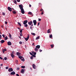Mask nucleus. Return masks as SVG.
Listing matches in <instances>:
<instances>
[{
	"label": "nucleus",
	"mask_w": 76,
	"mask_h": 76,
	"mask_svg": "<svg viewBox=\"0 0 76 76\" xmlns=\"http://www.w3.org/2000/svg\"><path fill=\"white\" fill-rule=\"evenodd\" d=\"M40 11H42V12H43V9H41V10H40Z\"/></svg>",
	"instance_id": "nucleus-46"
},
{
	"label": "nucleus",
	"mask_w": 76,
	"mask_h": 76,
	"mask_svg": "<svg viewBox=\"0 0 76 76\" xmlns=\"http://www.w3.org/2000/svg\"><path fill=\"white\" fill-rule=\"evenodd\" d=\"M20 36H21V37H22V33H21V34H20Z\"/></svg>",
	"instance_id": "nucleus-48"
},
{
	"label": "nucleus",
	"mask_w": 76,
	"mask_h": 76,
	"mask_svg": "<svg viewBox=\"0 0 76 76\" xmlns=\"http://www.w3.org/2000/svg\"><path fill=\"white\" fill-rule=\"evenodd\" d=\"M18 58H20V59H22V58H23V56H18Z\"/></svg>",
	"instance_id": "nucleus-18"
},
{
	"label": "nucleus",
	"mask_w": 76,
	"mask_h": 76,
	"mask_svg": "<svg viewBox=\"0 0 76 76\" xmlns=\"http://www.w3.org/2000/svg\"><path fill=\"white\" fill-rule=\"evenodd\" d=\"M38 19H39V21H40L41 20V19L39 18Z\"/></svg>",
	"instance_id": "nucleus-52"
},
{
	"label": "nucleus",
	"mask_w": 76,
	"mask_h": 76,
	"mask_svg": "<svg viewBox=\"0 0 76 76\" xmlns=\"http://www.w3.org/2000/svg\"><path fill=\"white\" fill-rule=\"evenodd\" d=\"M24 26H25V27H27L28 26V24H24Z\"/></svg>",
	"instance_id": "nucleus-24"
},
{
	"label": "nucleus",
	"mask_w": 76,
	"mask_h": 76,
	"mask_svg": "<svg viewBox=\"0 0 76 76\" xmlns=\"http://www.w3.org/2000/svg\"><path fill=\"white\" fill-rule=\"evenodd\" d=\"M30 28L31 29H32V27L31 26V27H30Z\"/></svg>",
	"instance_id": "nucleus-59"
},
{
	"label": "nucleus",
	"mask_w": 76,
	"mask_h": 76,
	"mask_svg": "<svg viewBox=\"0 0 76 76\" xmlns=\"http://www.w3.org/2000/svg\"><path fill=\"white\" fill-rule=\"evenodd\" d=\"M29 36H28L27 38H25V39L26 41H27L28 40V39H29Z\"/></svg>",
	"instance_id": "nucleus-9"
},
{
	"label": "nucleus",
	"mask_w": 76,
	"mask_h": 76,
	"mask_svg": "<svg viewBox=\"0 0 76 76\" xmlns=\"http://www.w3.org/2000/svg\"><path fill=\"white\" fill-rule=\"evenodd\" d=\"M7 44L8 45H12V43L10 41L8 42Z\"/></svg>",
	"instance_id": "nucleus-12"
},
{
	"label": "nucleus",
	"mask_w": 76,
	"mask_h": 76,
	"mask_svg": "<svg viewBox=\"0 0 76 76\" xmlns=\"http://www.w3.org/2000/svg\"><path fill=\"white\" fill-rule=\"evenodd\" d=\"M30 55H31V56H32L33 55V54H32V53L31 52L29 53Z\"/></svg>",
	"instance_id": "nucleus-43"
},
{
	"label": "nucleus",
	"mask_w": 76,
	"mask_h": 76,
	"mask_svg": "<svg viewBox=\"0 0 76 76\" xmlns=\"http://www.w3.org/2000/svg\"><path fill=\"white\" fill-rule=\"evenodd\" d=\"M13 70L12 69V68H9L8 69V71L9 72H12Z\"/></svg>",
	"instance_id": "nucleus-3"
},
{
	"label": "nucleus",
	"mask_w": 76,
	"mask_h": 76,
	"mask_svg": "<svg viewBox=\"0 0 76 76\" xmlns=\"http://www.w3.org/2000/svg\"><path fill=\"white\" fill-rule=\"evenodd\" d=\"M17 1L18 2H20V0H17Z\"/></svg>",
	"instance_id": "nucleus-47"
},
{
	"label": "nucleus",
	"mask_w": 76,
	"mask_h": 76,
	"mask_svg": "<svg viewBox=\"0 0 76 76\" xmlns=\"http://www.w3.org/2000/svg\"><path fill=\"white\" fill-rule=\"evenodd\" d=\"M19 7L20 8V10L21 9H23V6H22V5H19Z\"/></svg>",
	"instance_id": "nucleus-7"
},
{
	"label": "nucleus",
	"mask_w": 76,
	"mask_h": 76,
	"mask_svg": "<svg viewBox=\"0 0 76 76\" xmlns=\"http://www.w3.org/2000/svg\"><path fill=\"white\" fill-rule=\"evenodd\" d=\"M35 51H37L38 50V48H35L34 49Z\"/></svg>",
	"instance_id": "nucleus-20"
},
{
	"label": "nucleus",
	"mask_w": 76,
	"mask_h": 76,
	"mask_svg": "<svg viewBox=\"0 0 76 76\" xmlns=\"http://www.w3.org/2000/svg\"><path fill=\"white\" fill-rule=\"evenodd\" d=\"M2 36H3V38L5 36H4V34H2Z\"/></svg>",
	"instance_id": "nucleus-49"
},
{
	"label": "nucleus",
	"mask_w": 76,
	"mask_h": 76,
	"mask_svg": "<svg viewBox=\"0 0 76 76\" xmlns=\"http://www.w3.org/2000/svg\"><path fill=\"white\" fill-rule=\"evenodd\" d=\"M4 42H5V41L3 40H2L0 41L1 44H3V43H4Z\"/></svg>",
	"instance_id": "nucleus-14"
},
{
	"label": "nucleus",
	"mask_w": 76,
	"mask_h": 76,
	"mask_svg": "<svg viewBox=\"0 0 76 76\" xmlns=\"http://www.w3.org/2000/svg\"><path fill=\"white\" fill-rule=\"evenodd\" d=\"M16 54L17 56H21V53L19 52H17L16 53Z\"/></svg>",
	"instance_id": "nucleus-10"
},
{
	"label": "nucleus",
	"mask_w": 76,
	"mask_h": 76,
	"mask_svg": "<svg viewBox=\"0 0 76 76\" xmlns=\"http://www.w3.org/2000/svg\"><path fill=\"white\" fill-rule=\"evenodd\" d=\"M0 59H1V60H2L3 59L2 58L0 57Z\"/></svg>",
	"instance_id": "nucleus-60"
},
{
	"label": "nucleus",
	"mask_w": 76,
	"mask_h": 76,
	"mask_svg": "<svg viewBox=\"0 0 76 76\" xmlns=\"http://www.w3.org/2000/svg\"><path fill=\"white\" fill-rule=\"evenodd\" d=\"M18 60H16V61H15V62L17 64H18Z\"/></svg>",
	"instance_id": "nucleus-39"
},
{
	"label": "nucleus",
	"mask_w": 76,
	"mask_h": 76,
	"mask_svg": "<svg viewBox=\"0 0 76 76\" xmlns=\"http://www.w3.org/2000/svg\"><path fill=\"white\" fill-rule=\"evenodd\" d=\"M31 35H34V36H35V34L34 33H31Z\"/></svg>",
	"instance_id": "nucleus-22"
},
{
	"label": "nucleus",
	"mask_w": 76,
	"mask_h": 76,
	"mask_svg": "<svg viewBox=\"0 0 76 76\" xmlns=\"http://www.w3.org/2000/svg\"><path fill=\"white\" fill-rule=\"evenodd\" d=\"M31 53H32V54H34V51H32Z\"/></svg>",
	"instance_id": "nucleus-61"
},
{
	"label": "nucleus",
	"mask_w": 76,
	"mask_h": 76,
	"mask_svg": "<svg viewBox=\"0 0 76 76\" xmlns=\"http://www.w3.org/2000/svg\"><path fill=\"white\" fill-rule=\"evenodd\" d=\"M27 23L28 21L27 20L24 21H23V24H24V25H25V24H26V23Z\"/></svg>",
	"instance_id": "nucleus-4"
},
{
	"label": "nucleus",
	"mask_w": 76,
	"mask_h": 76,
	"mask_svg": "<svg viewBox=\"0 0 76 76\" xmlns=\"http://www.w3.org/2000/svg\"><path fill=\"white\" fill-rule=\"evenodd\" d=\"M18 29H20V28H19V27H18Z\"/></svg>",
	"instance_id": "nucleus-62"
},
{
	"label": "nucleus",
	"mask_w": 76,
	"mask_h": 76,
	"mask_svg": "<svg viewBox=\"0 0 76 76\" xmlns=\"http://www.w3.org/2000/svg\"><path fill=\"white\" fill-rule=\"evenodd\" d=\"M39 36H38V37H37L36 38V40L38 39H39Z\"/></svg>",
	"instance_id": "nucleus-25"
},
{
	"label": "nucleus",
	"mask_w": 76,
	"mask_h": 76,
	"mask_svg": "<svg viewBox=\"0 0 76 76\" xmlns=\"http://www.w3.org/2000/svg\"><path fill=\"white\" fill-rule=\"evenodd\" d=\"M20 10L22 14H24L25 11H24V10L23 9H21Z\"/></svg>",
	"instance_id": "nucleus-2"
},
{
	"label": "nucleus",
	"mask_w": 76,
	"mask_h": 76,
	"mask_svg": "<svg viewBox=\"0 0 76 76\" xmlns=\"http://www.w3.org/2000/svg\"><path fill=\"white\" fill-rule=\"evenodd\" d=\"M18 37H19V38H20V39H21V37H20L19 36Z\"/></svg>",
	"instance_id": "nucleus-63"
},
{
	"label": "nucleus",
	"mask_w": 76,
	"mask_h": 76,
	"mask_svg": "<svg viewBox=\"0 0 76 76\" xmlns=\"http://www.w3.org/2000/svg\"><path fill=\"white\" fill-rule=\"evenodd\" d=\"M4 38H5V40H7V37H4Z\"/></svg>",
	"instance_id": "nucleus-30"
},
{
	"label": "nucleus",
	"mask_w": 76,
	"mask_h": 76,
	"mask_svg": "<svg viewBox=\"0 0 76 76\" xmlns=\"http://www.w3.org/2000/svg\"><path fill=\"white\" fill-rule=\"evenodd\" d=\"M5 24H7V22L5 21Z\"/></svg>",
	"instance_id": "nucleus-55"
},
{
	"label": "nucleus",
	"mask_w": 76,
	"mask_h": 76,
	"mask_svg": "<svg viewBox=\"0 0 76 76\" xmlns=\"http://www.w3.org/2000/svg\"><path fill=\"white\" fill-rule=\"evenodd\" d=\"M50 46H51L52 48H53V47H54V45H50Z\"/></svg>",
	"instance_id": "nucleus-29"
},
{
	"label": "nucleus",
	"mask_w": 76,
	"mask_h": 76,
	"mask_svg": "<svg viewBox=\"0 0 76 76\" xmlns=\"http://www.w3.org/2000/svg\"><path fill=\"white\" fill-rule=\"evenodd\" d=\"M28 14V15H32V12H29Z\"/></svg>",
	"instance_id": "nucleus-27"
},
{
	"label": "nucleus",
	"mask_w": 76,
	"mask_h": 76,
	"mask_svg": "<svg viewBox=\"0 0 76 76\" xmlns=\"http://www.w3.org/2000/svg\"><path fill=\"white\" fill-rule=\"evenodd\" d=\"M39 52H42V50H41V49H39Z\"/></svg>",
	"instance_id": "nucleus-53"
},
{
	"label": "nucleus",
	"mask_w": 76,
	"mask_h": 76,
	"mask_svg": "<svg viewBox=\"0 0 76 76\" xmlns=\"http://www.w3.org/2000/svg\"><path fill=\"white\" fill-rule=\"evenodd\" d=\"M29 7H31V5L29 4Z\"/></svg>",
	"instance_id": "nucleus-56"
},
{
	"label": "nucleus",
	"mask_w": 76,
	"mask_h": 76,
	"mask_svg": "<svg viewBox=\"0 0 76 76\" xmlns=\"http://www.w3.org/2000/svg\"><path fill=\"white\" fill-rule=\"evenodd\" d=\"M8 9L9 10V11H10V12H11L12 9V8L10 7H8Z\"/></svg>",
	"instance_id": "nucleus-6"
},
{
	"label": "nucleus",
	"mask_w": 76,
	"mask_h": 76,
	"mask_svg": "<svg viewBox=\"0 0 76 76\" xmlns=\"http://www.w3.org/2000/svg\"><path fill=\"white\" fill-rule=\"evenodd\" d=\"M11 56L13 58H14V57H15V56L14 55V54H11Z\"/></svg>",
	"instance_id": "nucleus-15"
},
{
	"label": "nucleus",
	"mask_w": 76,
	"mask_h": 76,
	"mask_svg": "<svg viewBox=\"0 0 76 76\" xmlns=\"http://www.w3.org/2000/svg\"><path fill=\"white\" fill-rule=\"evenodd\" d=\"M32 56L33 57H36V56H35V55H33Z\"/></svg>",
	"instance_id": "nucleus-34"
},
{
	"label": "nucleus",
	"mask_w": 76,
	"mask_h": 76,
	"mask_svg": "<svg viewBox=\"0 0 76 76\" xmlns=\"http://www.w3.org/2000/svg\"><path fill=\"white\" fill-rule=\"evenodd\" d=\"M7 51L6 49H2V52L3 53H4V52H5V51Z\"/></svg>",
	"instance_id": "nucleus-11"
},
{
	"label": "nucleus",
	"mask_w": 76,
	"mask_h": 76,
	"mask_svg": "<svg viewBox=\"0 0 76 76\" xmlns=\"http://www.w3.org/2000/svg\"><path fill=\"white\" fill-rule=\"evenodd\" d=\"M34 57H33V56H31L30 57V58L31 59H33Z\"/></svg>",
	"instance_id": "nucleus-35"
},
{
	"label": "nucleus",
	"mask_w": 76,
	"mask_h": 76,
	"mask_svg": "<svg viewBox=\"0 0 76 76\" xmlns=\"http://www.w3.org/2000/svg\"><path fill=\"white\" fill-rule=\"evenodd\" d=\"M2 13H3L2 15L3 16H4V15H5V13L4 12H2Z\"/></svg>",
	"instance_id": "nucleus-37"
},
{
	"label": "nucleus",
	"mask_w": 76,
	"mask_h": 76,
	"mask_svg": "<svg viewBox=\"0 0 76 76\" xmlns=\"http://www.w3.org/2000/svg\"><path fill=\"white\" fill-rule=\"evenodd\" d=\"M34 43H33V45H34Z\"/></svg>",
	"instance_id": "nucleus-64"
},
{
	"label": "nucleus",
	"mask_w": 76,
	"mask_h": 76,
	"mask_svg": "<svg viewBox=\"0 0 76 76\" xmlns=\"http://www.w3.org/2000/svg\"><path fill=\"white\" fill-rule=\"evenodd\" d=\"M32 66L33 69H35V67H36V66H35V64H33L32 65Z\"/></svg>",
	"instance_id": "nucleus-17"
},
{
	"label": "nucleus",
	"mask_w": 76,
	"mask_h": 76,
	"mask_svg": "<svg viewBox=\"0 0 76 76\" xmlns=\"http://www.w3.org/2000/svg\"><path fill=\"white\" fill-rule=\"evenodd\" d=\"M19 69H20L19 67L17 68V70H19Z\"/></svg>",
	"instance_id": "nucleus-44"
},
{
	"label": "nucleus",
	"mask_w": 76,
	"mask_h": 76,
	"mask_svg": "<svg viewBox=\"0 0 76 76\" xmlns=\"http://www.w3.org/2000/svg\"><path fill=\"white\" fill-rule=\"evenodd\" d=\"M15 72L14 71L12 72H11L10 75H14L15 74Z\"/></svg>",
	"instance_id": "nucleus-13"
},
{
	"label": "nucleus",
	"mask_w": 76,
	"mask_h": 76,
	"mask_svg": "<svg viewBox=\"0 0 76 76\" xmlns=\"http://www.w3.org/2000/svg\"><path fill=\"white\" fill-rule=\"evenodd\" d=\"M16 76H19V74H16Z\"/></svg>",
	"instance_id": "nucleus-51"
},
{
	"label": "nucleus",
	"mask_w": 76,
	"mask_h": 76,
	"mask_svg": "<svg viewBox=\"0 0 76 76\" xmlns=\"http://www.w3.org/2000/svg\"><path fill=\"white\" fill-rule=\"evenodd\" d=\"M7 57H5L4 58V59L5 60H7Z\"/></svg>",
	"instance_id": "nucleus-32"
},
{
	"label": "nucleus",
	"mask_w": 76,
	"mask_h": 76,
	"mask_svg": "<svg viewBox=\"0 0 76 76\" xmlns=\"http://www.w3.org/2000/svg\"><path fill=\"white\" fill-rule=\"evenodd\" d=\"M49 37L50 38H52V37H53V35H52V34H50V35Z\"/></svg>",
	"instance_id": "nucleus-23"
},
{
	"label": "nucleus",
	"mask_w": 76,
	"mask_h": 76,
	"mask_svg": "<svg viewBox=\"0 0 76 76\" xmlns=\"http://www.w3.org/2000/svg\"><path fill=\"white\" fill-rule=\"evenodd\" d=\"M43 14H44V12H42L41 13V15H43Z\"/></svg>",
	"instance_id": "nucleus-54"
},
{
	"label": "nucleus",
	"mask_w": 76,
	"mask_h": 76,
	"mask_svg": "<svg viewBox=\"0 0 76 76\" xmlns=\"http://www.w3.org/2000/svg\"><path fill=\"white\" fill-rule=\"evenodd\" d=\"M19 43L20 44H22V42L21 41Z\"/></svg>",
	"instance_id": "nucleus-36"
},
{
	"label": "nucleus",
	"mask_w": 76,
	"mask_h": 76,
	"mask_svg": "<svg viewBox=\"0 0 76 76\" xmlns=\"http://www.w3.org/2000/svg\"><path fill=\"white\" fill-rule=\"evenodd\" d=\"M25 69H22L21 73H22V74H23L25 73Z\"/></svg>",
	"instance_id": "nucleus-1"
},
{
	"label": "nucleus",
	"mask_w": 76,
	"mask_h": 76,
	"mask_svg": "<svg viewBox=\"0 0 76 76\" xmlns=\"http://www.w3.org/2000/svg\"><path fill=\"white\" fill-rule=\"evenodd\" d=\"M33 22L34 25H36V24H37V21L36 20H33Z\"/></svg>",
	"instance_id": "nucleus-5"
},
{
	"label": "nucleus",
	"mask_w": 76,
	"mask_h": 76,
	"mask_svg": "<svg viewBox=\"0 0 76 76\" xmlns=\"http://www.w3.org/2000/svg\"><path fill=\"white\" fill-rule=\"evenodd\" d=\"M38 25L39 26V22L38 23Z\"/></svg>",
	"instance_id": "nucleus-58"
},
{
	"label": "nucleus",
	"mask_w": 76,
	"mask_h": 76,
	"mask_svg": "<svg viewBox=\"0 0 76 76\" xmlns=\"http://www.w3.org/2000/svg\"><path fill=\"white\" fill-rule=\"evenodd\" d=\"M36 54H37V53H36V52H34L33 53L34 55H36Z\"/></svg>",
	"instance_id": "nucleus-41"
},
{
	"label": "nucleus",
	"mask_w": 76,
	"mask_h": 76,
	"mask_svg": "<svg viewBox=\"0 0 76 76\" xmlns=\"http://www.w3.org/2000/svg\"><path fill=\"white\" fill-rule=\"evenodd\" d=\"M28 24L30 25H31L33 23V22L32 21H30L28 22Z\"/></svg>",
	"instance_id": "nucleus-8"
},
{
	"label": "nucleus",
	"mask_w": 76,
	"mask_h": 76,
	"mask_svg": "<svg viewBox=\"0 0 76 76\" xmlns=\"http://www.w3.org/2000/svg\"><path fill=\"white\" fill-rule=\"evenodd\" d=\"M36 48H37L38 49H39V48H40V45H37L36 46Z\"/></svg>",
	"instance_id": "nucleus-16"
},
{
	"label": "nucleus",
	"mask_w": 76,
	"mask_h": 76,
	"mask_svg": "<svg viewBox=\"0 0 76 76\" xmlns=\"http://www.w3.org/2000/svg\"><path fill=\"white\" fill-rule=\"evenodd\" d=\"M13 13H14V14H16V12L15 11H13Z\"/></svg>",
	"instance_id": "nucleus-31"
},
{
	"label": "nucleus",
	"mask_w": 76,
	"mask_h": 76,
	"mask_svg": "<svg viewBox=\"0 0 76 76\" xmlns=\"http://www.w3.org/2000/svg\"><path fill=\"white\" fill-rule=\"evenodd\" d=\"M50 29H49L47 31V33H50Z\"/></svg>",
	"instance_id": "nucleus-19"
},
{
	"label": "nucleus",
	"mask_w": 76,
	"mask_h": 76,
	"mask_svg": "<svg viewBox=\"0 0 76 76\" xmlns=\"http://www.w3.org/2000/svg\"><path fill=\"white\" fill-rule=\"evenodd\" d=\"M20 33H22V30L21 29L20 31Z\"/></svg>",
	"instance_id": "nucleus-40"
},
{
	"label": "nucleus",
	"mask_w": 76,
	"mask_h": 76,
	"mask_svg": "<svg viewBox=\"0 0 76 76\" xmlns=\"http://www.w3.org/2000/svg\"><path fill=\"white\" fill-rule=\"evenodd\" d=\"M21 61H25V59L24 58L22 59H21Z\"/></svg>",
	"instance_id": "nucleus-33"
},
{
	"label": "nucleus",
	"mask_w": 76,
	"mask_h": 76,
	"mask_svg": "<svg viewBox=\"0 0 76 76\" xmlns=\"http://www.w3.org/2000/svg\"><path fill=\"white\" fill-rule=\"evenodd\" d=\"M6 69H9V67H7L6 68Z\"/></svg>",
	"instance_id": "nucleus-50"
},
{
	"label": "nucleus",
	"mask_w": 76,
	"mask_h": 76,
	"mask_svg": "<svg viewBox=\"0 0 76 76\" xmlns=\"http://www.w3.org/2000/svg\"><path fill=\"white\" fill-rule=\"evenodd\" d=\"M14 3H15V4H16V3H17L16 1L15 0V1H14Z\"/></svg>",
	"instance_id": "nucleus-38"
},
{
	"label": "nucleus",
	"mask_w": 76,
	"mask_h": 76,
	"mask_svg": "<svg viewBox=\"0 0 76 76\" xmlns=\"http://www.w3.org/2000/svg\"><path fill=\"white\" fill-rule=\"evenodd\" d=\"M14 51L12 52V53L11 54H15V53H14Z\"/></svg>",
	"instance_id": "nucleus-42"
},
{
	"label": "nucleus",
	"mask_w": 76,
	"mask_h": 76,
	"mask_svg": "<svg viewBox=\"0 0 76 76\" xmlns=\"http://www.w3.org/2000/svg\"><path fill=\"white\" fill-rule=\"evenodd\" d=\"M2 36H1V34H0V39H1V38L2 37Z\"/></svg>",
	"instance_id": "nucleus-45"
},
{
	"label": "nucleus",
	"mask_w": 76,
	"mask_h": 76,
	"mask_svg": "<svg viewBox=\"0 0 76 76\" xmlns=\"http://www.w3.org/2000/svg\"><path fill=\"white\" fill-rule=\"evenodd\" d=\"M18 25H20V26H21L22 25H21V24H20V23L19 22H18Z\"/></svg>",
	"instance_id": "nucleus-21"
},
{
	"label": "nucleus",
	"mask_w": 76,
	"mask_h": 76,
	"mask_svg": "<svg viewBox=\"0 0 76 76\" xmlns=\"http://www.w3.org/2000/svg\"><path fill=\"white\" fill-rule=\"evenodd\" d=\"M21 68H23V69H24L25 67V66H21Z\"/></svg>",
	"instance_id": "nucleus-28"
},
{
	"label": "nucleus",
	"mask_w": 76,
	"mask_h": 76,
	"mask_svg": "<svg viewBox=\"0 0 76 76\" xmlns=\"http://www.w3.org/2000/svg\"><path fill=\"white\" fill-rule=\"evenodd\" d=\"M9 35L10 38H12V35H11V34H9Z\"/></svg>",
	"instance_id": "nucleus-26"
},
{
	"label": "nucleus",
	"mask_w": 76,
	"mask_h": 76,
	"mask_svg": "<svg viewBox=\"0 0 76 76\" xmlns=\"http://www.w3.org/2000/svg\"><path fill=\"white\" fill-rule=\"evenodd\" d=\"M3 64H0L1 66H3Z\"/></svg>",
	"instance_id": "nucleus-57"
}]
</instances>
